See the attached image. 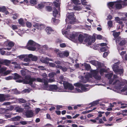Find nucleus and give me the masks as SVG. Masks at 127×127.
Segmentation results:
<instances>
[{"mask_svg": "<svg viewBox=\"0 0 127 127\" xmlns=\"http://www.w3.org/2000/svg\"><path fill=\"white\" fill-rule=\"evenodd\" d=\"M99 100H98L96 101H93V102L91 103V105L92 106H95L98 104L99 103Z\"/></svg>", "mask_w": 127, "mask_h": 127, "instance_id": "obj_39", "label": "nucleus"}, {"mask_svg": "<svg viewBox=\"0 0 127 127\" xmlns=\"http://www.w3.org/2000/svg\"><path fill=\"white\" fill-rule=\"evenodd\" d=\"M32 122L31 121H21L20 122V123L23 125H26L27 124H30V123Z\"/></svg>", "mask_w": 127, "mask_h": 127, "instance_id": "obj_36", "label": "nucleus"}, {"mask_svg": "<svg viewBox=\"0 0 127 127\" xmlns=\"http://www.w3.org/2000/svg\"><path fill=\"white\" fill-rule=\"evenodd\" d=\"M82 9V7L79 6H76L74 7V9L75 10H79Z\"/></svg>", "mask_w": 127, "mask_h": 127, "instance_id": "obj_45", "label": "nucleus"}, {"mask_svg": "<svg viewBox=\"0 0 127 127\" xmlns=\"http://www.w3.org/2000/svg\"><path fill=\"white\" fill-rule=\"evenodd\" d=\"M84 65L86 70H88L91 68V67L90 65L86 63H84Z\"/></svg>", "mask_w": 127, "mask_h": 127, "instance_id": "obj_33", "label": "nucleus"}, {"mask_svg": "<svg viewBox=\"0 0 127 127\" xmlns=\"http://www.w3.org/2000/svg\"><path fill=\"white\" fill-rule=\"evenodd\" d=\"M84 36L82 34H80L79 35L78 37V40L80 42H82L84 39Z\"/></svg>", "mask_w": 127, "mask_h": 127, "instance_id": "obj_27", "label": "nucleus"}, {"mask_svg": "<svg viewBox=\"0 0 127 127\" xmlns=\"http://www.w3.org/2000/svg\"><path fill=\"white\" fill-rule=\"evenodd\" d=\"M118 62L115 63L113 65L112 68L114 71L116 73H118L120 75L123 74V70L122 68L120 69H118L117 64H119Z\"/></svg>", "mask_w": 127, "mask_h": 127, "instance_id": "obj_12", "label": "nucleus"}, {"mask_svg": "<svg viewBox=\"0 0 127 127\" xmlns=\"http://www.w3.org/2000/svg\"><path fill=\"white\" fill-rule=\"evenodd\" d=\"M116 42V44L120 45H124L126 43V41L123 38L118 37L117 38Z\"/></svg>", "mask_w": 127, "mask_h": 127, "instance_id": "obj_16", "label": "nucleus"}, {"mask_svg": "<svg viewBox=\"0 0 127 127\" xmlns=\"http://www.w3.org/2000/svg\"><path fill=\"white\" fill-rule=\"evenodd\" d=\"M48 3H49L45 2L41 3L38 5L37 8L39 9H41L43 8L44 6L46 5H48Z\"/></svg>", "mask_w": 127, "mask_h": 127, "instance_id": "obj_21", "label": "nucleus"}, {"mask_svg": "<svg viewBox=\"0 0 127 127\" xmlns=\"http://www.w3.org/2000/svg\"><path fill=\"white\" fill-rule=\"evenodd\" d=\"M14 107L13 106H11L9 107L8 109H5L2 108H0V114H2L5 113L6 114L5 115V118H10L11 115H14L16 114H9L8 112V111H12L13 110Z\"/></svg>", "mask_w": 127, "mask_h": 127, "instance_id": "obj_7", "label": "nucleus"}, {"mask_svg": "<svg viewBox=\"0 0 127 127\" xmlns=\"http://www.w3.org/2000/svg\"><path fill=\"white\" fill-rule=\"evenodd\" d=\"M31 90L30 89H25L23 91V93H29L31 91Z\"/></svg>", "mask_w": 127, "mask_h": 127, "instance_id": "obj_51", "label": "nucleus"}, {"mask_svg": "<svg viewBox=\"0 0 127 127\" xmlns=\"http://www.w3.org/2000/svg\"><path fill=\"white\" fill-rule=\"evenodd\" d=\"M115 1L110 2H108L107 5L110 9L113 8L115 7Z\"/></svg>", "mask_w": 127, "mask_h": 127, "instance_id": "obj_22", "label": "nucleus"}, {"mask_svg": "<svg viewBox=\"0 0 127 127\" xmlns=\"http://www.w3.org/2000/svg\"><path fill=\"white\" fill-rule=\"evenodd\" d=\"M40 49H38V50H41V49H43V50H45L47 49L48 48V46L46 45H45L41 46L40 45Z\"/></svg>", "mask_w": 127, "mask_h": 127, "instance_id": "obj_35", "label": "nucleus"}, {"mask_svg": "<svg viewBox=\"0 0 127 127\" xmlns=\"http://www.w3.org/2000/svg\"><path fill=\"white\" fill-rule=\"evenodd\" d=\"M34 114L32 110H29L26 111L25 115L28 118H31L34 116Z\"/></svg>", "mask_w": 127, "mask_h": 127, "instance_id": "obj_18", "label": "nucleus"}, {"mask_svg": "<svg viewBox=\"0 0 127 127\" xmlns=\"http://www.w3.org/2000/svg\"><path fill=\"white\" fill-rule=\"evenodd\" d=\"M11 70H7L4 72L3 73V74L4 76H6L9 74L11 72Z\"/></svg>", "mask_w": 127, "mask_h": 127, "instance_id": "obj_56", "label": "nucleus"}, {"mask_svg": "<svg viewBox=\"0 0 127 127\" xmlns=\"http://www.w3.org/2000/svg\"><path fill=\"white\" fill-rule=\"evenodd\" d=\"M30 3L32 5H34L37 3V0H30L29 1Z\"/></svg>", "mask_w": 127, "mask_h": 127, "instance_id": "obj_37", "label": "nucleus"}, {"mask_svg": "<svg viewBox=\"0 0 127 127\" xmlns=\"http://www.w3.org/2000/svg\"><path fill=\"white\" fill-rule=\"evenodd\" d=\"M54 4L55 6L57 7L58 8V9L59 11L60 10V8L59 7L60 5V3H56L55 2H54Z\"/></svg>", "mask_w": 127, "mask_h": 127, "instance_id": "obj_52", "label": "nucleus"}, {"mask_svg": "<svg viewBox=\"0 0 127 127\" xmlns=\"http://www.w3.org/2000/svg\"><path fill=\"white\" fill-rule=\"evenodd\" d=\"M74 85L76 87L74 90V89L71 91V92L78 93H82L88 91L89 89V85H82L78 83L74 84ZM74 87H73V88Z\"/></svg>", "mask_w": 127, "mask_h": 127, "instance_id": "obj_3", "label": "nucleus"}, {"mask_svg": "<svg viewBox=\"0 0 127 127\" xmlns=\"http://www.w3.org/2000/svg\"><path fill=\"white\" fill-rule=\"evenodd\" d=\"M61 80L63 82V84L64 87V89L60 92H71L73 87V86L71 84L64 81V77L63 76H61L60 77Z\"/></svg>", "mask_w": 127, "mask_h": 127, "instance_id": "obj_5", "label": "nucleus"}, {"mask_svg": "<svg viewBox=\"0 0 127 127\" xmlns=\"http://www.w3.org/2000/svg\"><path fill=\"white\" fill-rule=\"evenodd\" d=\"M10 10L12 11V12L10 15L12 16L13 20H15L19 17V15L18 14L14 13L12 9Z\"/></svg>", "mask_w": 127, "mask_h": 127, "instance_id": "obj_20", "label": "nucleus"}, {"mask_svg": "<svg viewBox=\"0 0 127 127\" xmlns=\"http://www.w3.org/2000/svg\"><path fill=\"white\" fill-rule=\"evenodd\" d=\"M107 24L109 27L111 28L112 27L113 25L112 22L111 21H109L107 22Z\"/></svg>", "mask_w": 127, "mask_h": 127, "instance_id": "obj_59", "label": "nucleus"}, {"mask_svg": "<svg viewBox=\"0 0 127 127\" xmlns=\"http://www.w3.org/2000/svg\"><path fill=\"white\" fill-rule=\"evenodd\" d=\"M99 119L98 117H97L94 119H91L90 121L94 123H96V120H98Z\"/></svg>", "mask_w": 127, "mask_h": 127, "instance_id": "obj_54", "label": "nucleus"}, {"mask_svg": "<svg viewBox=\"0 0 127 127\" xmlns=\"http://www.w3.org/2000/svg\"><path fill=\"white\" fill-rule=\"evenodd\" d=\"M90 63L98 68H100L101 66L100 63L95 60H92L90 62Z\"/></svg>", "mask_w": 127, "mask_h": 127, "instance_id": "obj_17", "label": "nucleus"}, {"mask_svg": "<svg viewBox=\"0 0 127 127\" xmlns=\"http://www.w3.org/2000/svg\"><path fill=\"white\" fill-rule=\"evenodd\" d=\"M45 26L43 24H40L39 25V30H41L44 29L45 28Z\"/></svg>", "mask_w": 127, "mask_h": 127, "instance_id": "obj_60", "label": "nucleus"}, {"mask_svg": "<svg viewBox=\"0 0 127 127\" xmlns=\"http://www.w3.org/2000/svg\"><path fill=\"white\" fill-rule=\"evenodd\" d=\"M73 5V3H70L68 4L67 6V10H72L74 9Z\"/></svg>", "mask_w": 127, "mask_h": 127, "instance_id": "obj_23", "label": "nucleus"}, {"mask_svg": "<svg viewBox=\"0 0 127 127\" xmlns=\"http://www.w3.org/2000/svg\"><path fill=\"white\" fill-rule=\"evenodd\" d=\"M108 49V48L107 46H105L101 48L100 49V50L102 52H104L105 51L107 50Z\"/></svg>", "mask_w": 127, "mask_h": 127, "instance_id": "obj_43", "label": "nucleus"}, {"mask_svg": "<svg viewBox=\"0 0 127 127\" xmlns=\"http://www.w3.org/2000/svg\"><path fill=\"white\" fill-rule=\"evenodd\" d=\"M26 56L27 55H21L19 56H17L16 57V58H17L18 57L21 60H23V59H24L26 57Z\"/></svg>", "mask_w": 127, "mask_h": 127, "instance_id": "obj_44", "label": "nucleus"}, {"mask_svg": "<svg viewBox=\"0 0 127 127\" xmlns=\"http://www.w3.org/2000/svg\"><path fill=\"white\" fill-rule=\"evenodd\" d=\"M122 5H127V0H124V1L118 0L115 2V7L116 9L119 10L122 8Z\"/></svg>", "mask_w": 127, "mask_h": 127, "instance_id": "obj_11", "label": "nucleus"}, {"mask_svg": "<svg viewBox=\"0 0 127 127\" xmlns=\"http://www.w3.org/2000/svg\"><path fill=\"white\" fill-rule=\"evenodd\" d=\"M11 9H9V10L8 12V11L6 10L4 12V13L6 15H11V14L12 13V11L11 10H10Z\"/></svg>", "mask_w": 127, "mask_h": 127, "instance_id": "obj_47", "label": "nucleus"}, {"mask_svg": "<svg viewBox=\"0 0 127 127\" xmlns=\"http://www.w3.org/2000/svg\"><path fill=\"white\" fill-rule=\"evenodd\" d=\"M36 80L37 81L40 82H43L44 83V81L45 80L47 81L46 79L43 78L42 79H41L39 78H37L36 79Z\"/></svg>", "mask_w": 127, "mask_h": 127, "instance_id": "obj_34", "label": "nucleus"}, {"mask_svg": "<svg viewBox=\"0 0 127 127\" xmlns=\"http://www.w3.org/2000/svg\"><path fill=\"white\" fill-rule=\"evenodd\" d=\"M11 27L14 30H16L18 28L17 26L15 25H12Z\"/></svg>", "mask_w": 127, "mask_h": 127, "instance_id": "obj_58", "label": "nucleus"}, {"mask_svg": "<svg viewBox=\"0 0 127 127\" xmlns=\"http://www.w3.org/2000/svg\"><path fill=\"white\" fill-rule=\"evenodd\" d=\"M12 64L14 65V67L15 68H21L20 66V64H17L15 62H12Z\"/></svg>", "mask_w": 127, "mask_h": 127, "instance_id": "obj_30", "label": "nucleus"}, {"mask_svg": "<svg viewBox=\"0 0 127 127\" xmlns=\"http://www.w3.org/2000/svg\"><path fill=\"white\" fill-rule=\"evenodd\" d=\"M62 32L65 36L73 41H74L78 35L77 33L74 32L69 34L67 31L64 29L62 30Z\"/></svg>", "mask_w": 127, "mask_h": 127, "instance_id": "obj_6", "label": "nucleus"}, {"mask_svg": "<svg viewBox=\"0 0 127 127\" xmlns=\"http://www.w3.org/2000/svg\"><path fill=\"white\" fill-rule=\"evenodd\" d=\"M67 68L65 67V66H64L63 67L62 66V67L61 69L64 72H65L67 71V69L68 68V67L67 66Z\"/></svg>", "mask_w": 127, "mask_h": 127, "instance_id": "obj_63", "label": "nucleus"}, {"mask_svg": "<svg viewBox=\"0 0 127 127\" xmlns=\"http://www.w3.org/2000/svg\"><path fill=\"white\" fill-rule=\"evenodd\" d=\"M44 89L54 92L58 91L57 86L55 85H52L49 86L48 85V82L45 80L44 81Z\"/></svg>", "mask_w": 127, "mask_h": 127, "instance_id": "obj_9", "label": "nucleus"}, {"mask_svg": "<svg viewBox=\"0 0 127 127\" xmlns=\"http://www.w3.org/2000/svg\"><path fill=\"white\" fill-rule=\"evenodd\" d=\"M28 57L29 58H31L32 60L33 61H35L37 59V57L33 56L32 54H30L28 55Z\"/></svg>", "mask_w": 127, "mask_h": 127, "instance_id": "obj_25", "label": "nucleus"}, {"mask_svg": "<svg viewBox=\"0 0 127 127\" xmlns=\"http://www.w3.org/2000/svg\"><path fill=\"white\" fill-rule=\"evenodd\" d=\"M7 68L6 67H3L0 69V73L4 72L6 70Z\"/></svg>", "mask_w": 127, "mask_h": 127, "instance_id": "obj_50", "label": "nucleus"}, {"mask_svg": "<svg viewBox=\"0 0 127 127\" xmlns=\"http://www.w3.org/2000/svg\"><path fill=\"white\" fill-rule=\"evenodd\" d=\"M14 44L13 43L12 41H10L8 42V45L10 47H11L14 46Z\"/></svg>", "mask_w": 127, "mask_h": 127, "instance_id": "obj_64", "label": "nucleus"}, {"mask_svg": "<svg viewBox=\"0 0 127 127\" xmlns=\"http://www.w3.org/2000/svg\"><path fill=\"white\" fill-rule=\"evenodd\" d=\"M14 110L16 111V112H22L23 110L20 107L17 106L15 107L14 108Z\"/></svg>", "mask_w": 127, "mask_h": 127, "instance_id": "obj_29", "label": "nucleus"}, {"mask_svg": "<svg viewBox=\"0 0 127 127\" xmlns=\"http://www.w3.org/2000/svg\"><path fill=\"white\" fill-rule=\"evenodd\" d=\"M99 71L100 74L101 75H103L104 73L106 72V70L105 69L102 68H101Z\"/></svg>", "mask_w": 127, "mask_h": 127, "instance_id": "obj_41", "label": "nucleus"}, {"mask_svg": "<svg viewBox=\"0 0 127 127\" xmlns=\"http://www.w3.org/2000/svg\"><path fill=\"white\" fill-rule=\"evenodd\" d=\"M17 101H18L20 103H25L26 102V100L23 98L19 99H17Z\"/></svg>", "mask_w": 127, "mask_h": 127, "instance_id": "obj_42", "label": "nucleus"}, {"mask_svg": "<svg viewBox=\"0 0 127 127\" xmlns=\"http://www.w3.org/2000/svg\"><path fill=\"white\" fill-rule=\"evenodd\" d=\"M67 17L65 21L66 23L70 24H74L75 22V18L73 12L68 13L67 15Z\"/></svg>", "mask_w": 127, "mask_h": 127, "instance_id": "obj_10", "label": "nucleus"}, {"mask_svg": "<svg viewBox=\"0 0 127 127\" xmlns=\"http://www.w3.org/2000/svg\"><path fill=\"white\" fill-rule=\"evenodd\" d=\"M18 21L20 24L22 26H24L25 24L24 22V20L22 18L18 20Z\"/></svg>", "mask_w": 127, "mask_h": 127, "instance_id": "obj_32", "label": "nucleus"}, {"mask_svg": "<svg viewBox=\"0 0 127 127\" xmlns=\"http://www.w3.org/2000/svg\"><path fill=\"white\" fill-rule=\"evenodd\" d=\"M40 24L37 23H35L33 25V26L36 28L37 29L39 30V25Z\"/></svg>", "mask_w": 127, "mask_h": 127, "instance_id": "obj_55", "label": "nucleus"}, {"mask_svg": "<svg viewBox=\"0 0 127 127\" xmlns=\"http://www.w3.org/2000/svg\"><path fill=\"white\" fill-rule=\"evenodd\" d=\"M36 79L35 78H29L28 79H26L23 82V83L25 84H29L31 87L33 88H35L36 86V85L35 83L33 84L32 82L33 81H35ZM16 81L18 82H22L23 81L21 80L18 79L16 80Z\"/></svg>", "mask_w": 127, "mask_h": 127, "instance_id": "obj_8", "label": "nucleus"}, {"mask_svg": "<svg viewBox=\"0 0 127 127\" xmlns=\"http://www.w3.org/2000/svg\"><path fill=\"white\" fill-rule=\"evenodd\" d=\"M6 10V8L4 6L0 7V12L4 13Z\"/></svg>", "mask_w": 127, "mask_h": 127, "instance_id": "obj_40", "label": "nucleus"}, {"mask_svg": "<svg viewBox=\"0 0 127 127\" xmlns=\"http://www.w3.org/2000/svg\"><path fill=\"white\" fill-rule=\"evenodd\" d=\"M20 76L17 74L15 73L14 74V79H18L20 78Z\"/></svg>", "mask_w": 127, "mask_h": 127, "instance_id": "obj_46", "label": "nucleus"}, {"mask_svg": "<svg viewBox=\"0 0 127 127\" xmlns=\"http://www.w3.org/2000/svg\"><path fill=\"white\" fill-rule=\"evenodd\" d=\"M47 58H44L43 57H41L40 58V60L43 63L46 64H48V62H47Z\"/></svg>", "mask_w": 127, "mask_h": 127, "instance_id": "obj_26", "label": "nucleus"}, {"mask_svg": "<svg viewBox=\"0 0 127 127\" xmlns=\"http://www.w3.org/2000/svg\"><path fill=\"white\" fill-rule=\"evenodd\" d=\"M3 62L4 65L8 66L11 63V61L7 60H5Z\"/></svg>", "mask_w": 127, "mask_h": 127, "instance_id": "obj_31", "label": "nucleus"}, {"mask_svg": "<svg viewBox=\"0 0 127 127\" xmlns=\"http://www.w3.org/2000/svg\"><path fill=\"white\" fill-rule=\"evenodd\" d=\"M63 54L64 57H67L69 55V53L67 51H64L63 52Z\"/></svg>", "mask_w": 127, "mask_h": 127, "instance_id": "obj_53", "label": "nucleus"}, {"mask_svg": "<svg viewBox=\"0 0 127 127\" xmlns=\"http://www.w3.org/2000/svg\"><path fill=\"white\" fill-rule=\"evenodd\" d=\"M27 48L29 50L34 51H37L40 49V45L36 43L32 40H29L27 44Z\"/></svg>", "mask_w": 127, "mask_h": 127, "instance_id": "obj_4", "label": "nucleus"}, {"mask_svg": "<svg viewBox=\"0 0 127 127\" xmlns=\"http://www.w3.org/2000/svg\"><path fill=\"white\" fill-rule=\"evenodd\" d=\"M59 11L55 8H54L53 11V15L54 17H56L57 16L59 15Z\"/></svg>", "mask_w": 127, "mask_h": 127, "instance_id": "obj_28", "label": "nucleus"}, {"mask_svg": "<svg viewBox=\"0 0 127 127\" xmlns=\"http://www.w3.org/2000/svg\"><path fill=\"white\" fill-rule=\"evenodd\" d=\"M20 118L19 116H17L12 118V120L13 121H17L19 120Z\"/></svg>", "mask_w": 127, "mask_h": 127, "instance_id": "obj_49", "label": "nucleus"}, {"mask_svg": "<svg viewBox=\"0 0 127 127\" xmlns=\"http://www.w3.org/2000/svg\"><path fill=\"white\" fill-rule=\"evenodd\" d=\"M45 31L48 34H50L51 33H55L56 32L55 31L53 30V29L51 27H47L45 29Z\"/></svg>", "mask_w": 127, "mask_h": 127, "instance_id": "obj_19", "label": "nucleus"}, {"mask_svg": "<svg viewBox=\"0 0 127 127\" xmlns=\"http://www.w3.org/2000/svg\"><path fill=\"white\" fill-rule=\"evenodd\" d=\"M52 22L54 24L56 25L60 22V21L54 18H52L51 19Z\"/></svg>", "mask_w": 127, "mask_h": 127, "instance_id": "obj_24", "label": "nucleus"}, {"mask_svg": "<svg viewBox=\"0 0 127 127\" xmlns=\"http://www.w3.org/2000/svg\"><path fill=\"white\" fill-rule=\"evenodd\" d=\"M113 35L115 37H118L120 34V32H116L114 31H113Z\"/></svg>", "mask_w": 127, "mask_h": 127, "instance_id": "obj_38", "label": "nucleus"}, {"mask_svg": "<svg viewBox=\"0 0 127 127\" xmlns=\"http://www.w3.org/2000/svg\"><path fill=\"white\" fill-rule=\"evenodd\" d=\"M96 35L95 34H93L92 37V41H91V37L89 36L88 37H87L84 40L85 42L87 43L88 45H91L92 42H94L96 40Z\"/></svg>", "mask_w": 127, "mask_h": 127, "instance_id": "obj_14", "label": "nucleus"}, {"mask_svg": "<svg viewBox=\"0 0 127 127\" xmlns=\"http://www.w3.org/2000/svg\"><path fill=\"white\" fill-rule=\"evenodd\" d=\"M26 25L29 28H31L32 26L31 23L29 22H27L26 23Z\"/></svg>", "mask_w": 127, "mask_h": 127, "instance_id": "obj_57", "label": "nucleus"}, {"mask_svg": "<svg viewBox=\"0 0 127 127\" xmlns=\"http://www.w3.org/2000/svg\"><path fill=\"white\" fill-rule=\"evenodd\" d=\"M28 55H27L26 57L24 59V61L26 62H29L30 61V59L28 58Z\"/></svg>", "mask_w": 127, "mask_h": 127, "instance_id": "obj_61", "label": "nucleus"}, {"mask_svg": "<svg viewBox=\"0 0 127 127\" xmlns=\"http://www.w3.org/2000/svg\"><path fill=\"white\" fill-rule=\"evenodd\" d=\"M90 73V74L87 73L84 78L82 76H79V78L81 79V81L84 83L90 82L93 77L96 80H100L101 79V77L98 75V69L91 70Z\"/></svg>", "mask_w": 127, "mask_h": 127, "instance_id": "obj_2", "label": "nucleus"}, {"mask_svg": "<svg viewBox=\"0 0 127 127\" xmlns=\"http://www.w3.org/2000/svg\"><path fill=\"white\" fill-rule=\"evenodd\" d=\"M58 56H59L60 57H64V54L63 52H58V53H57Z\"/></svg>", "mask_w": 127, "mask_h": 127, "instance_id": "obj_62", "label": "nucleus"}, {"mask_svg": "<svg viewBox=\"0 0 127 127\" xmlns=\"http://www.w3.org/2000/svg\"><path fill=\"white\" fill-rule=\"evenodd\" d=\"M113 75V73H108L105 74V77L108 78V79H109L111 78Z\"/></svg>", "mask_w": 127, "mask_h": 127, "instance_id": "obj_48", "label": "nucleus"}, {"mask_svg": "<svg viewBox=\"0 0 127 127\" xmlns=\"http://www.w3.org/2000/svg\"><path fill=\"white\" fill-rule=\"evenodd\" d=\"M115 21L117 23L122 25H121L122 28L124 27V25H122L123 23V21H127V18L126 17H122L120 18L118 17H117L115 18ZM121 30H123V29H121Z\"/></svg>", "mask_w": 127, "mask_h": 127, "instance_id": "obj_13", "label": "nucleus"}, {"mask_svg": "<svg viewBox=\"0 0 127 127\" xmlns=\"http://www.w3.org/2000/svg\"><path fill=\"white\" fill-rule=\"evenodd\" d=\"M10 95L8 94L4 95L0 94V102H3L5 100H8L10 99L9 98Z\"/></svg>", "mask_w": 127, "mask_h": 127, "instance_id": "obj_15", "label": "nucleus"}, {"mask_svg": "<svg viewBox=\"0 0 127 127\" xmlns=\"http://www.w3.org/2000/svg\"><path fill=\"white\" fill-rule=\"evenodd\" d=\"M118 77L116 75H114L113 76V79H110L109 83L110 84H112L114 86L113 90L118 93L122 95H124L127 90V86H125L121 90V89L126 84H127V81L125 80L122 79L121 78L118 79Z\"/></svg>", "mask_w": 127, "mask_h": 127, "instance_id": "obj_1", "label": "nucleus"}]
</instances>
